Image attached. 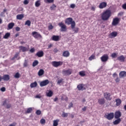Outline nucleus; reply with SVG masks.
Instances as JSON below:
<instances>
[{"mask_svg": "<svg viewBox=\"0 0 126 126\" xmlns=\"http://www.w3.org/2000/svg\"><path fill=\"white\" fill-rule=\"evenodd\" d=\"M111 15L112 12L111 11V10L109 9H107L102 13L101 15V19L104 21H107V20H109Z\"/></svg>", "mask_w": 126, "mask_h": 126, "instance_id": "1", "label": "nucleus"}, {"mask_svg": "<svg viewBox=\"0 0 126 126\" xmlns=\"http://www.w3.org/2000/svg\"><path fill=\"white\" fill-rule=\"evenodd\" d=\"M65 23L67 24V25H70L71 24V28L72 29H74V27H75V21H73L72 18H67L65 20Z\"/></svg>", "mask_w": 126, "mask_h": 126, "instance_id": "2", "label": "nucleus"}, {"mask_svg": "<svg viewBox=\"0 0 126 126\" xmlns=\"http://www.w3.org/2000/svg\"><path fill=\"white\" fill-rule=\"evenodd\" d=\"M58 26L61 27L60 30L61 32H66L67 29L66 28V25H65L63 22L58 23Z\"/></svg>", "mask_w": 126, "mask_h": 126, "instance_id": "3", "label": "nucleus"}, {"mask_svg": "<svg viewBox=\"0 0 126 126\" xmlns=\"http://www.w3.org/2000/svg\"><path fill=\"white\" fill-rule=\"evenodd\" d=\"M114 117H115V114L114 113V112L107 113L104 115V118L108 120V121H111V120H113Z\"/></svg>", "mask_w": 126, "mask_h": 126, "instance_id": "4", "label": "nucleus"}, {"mask_svg": "<svg viewBox=\"0 0 126 126\" xmlns=\"http://www.w3.org/2000/svg\"><path fill=\"white\" fill-rule=\"evenodd\" d=\"M32 35L35 39H42V37L41 34L37 32H32Z\"/></svg>", "mask_w": 126, "mask_h": 126, "instance_id": "5", "label": "nucleus"}, {"mask_svg": "<svg viewBox=\"0 0 126 126\" xmlns=\"http://www.w3.org/2000/svg\"><path fill=\"white\" fill-rule=\"evenodd\" d=\"M52 64L54 67H59L60 65H63V62L59 61H53L52 62Z\"/></svg>", "mask_w": 126, "mask_h": 126, "instance_id": "6", "label": "nucleus"}, {"mask_svg": "<svg viewBox=\"0 0 126 126\" xmlns=\"http://www.w3.org/2000/svg\"><path fill=\"white\" fill-rule=\"evenodd\" d=\"M103 96L104 98L108 101H111V100H112V97H111V94L110 93H104L103 94Z\"/></svg>", "mask_w": 126, "mask_h": 126, "instance_id": "7", "label": "nucleus"}, {"mask_svg": "<svg viewBox=\"0 0 126 126\" xmlns=\"http://www.w3.org/2000/svg\"><path fill=\"white\" fill-rule=\"evenodd\" d=\"M100 60L102 63H106L109 60V56L107 54H104L101 58Z\"/></svg>", "mask_w": 126, "mask_h": 126, "instance_id": "8", "label": "nucleus"}, {"mask_svg": "<svg viewBox=\"0 0 126 126\" xmlns=\"http://www.w3.org/2000/svg\"><path fill=\"white\" fill-rule=\"evenodd\" d=\"M119 23H120V19H119L118 17H116L113 19L112 22V25H113V26H117Z\"/></svg>", "mask_w": 126, "mask_h": 126, "instance_id": "9", "label": "nucleus"}, {"mask_svg": "<svg viewBox=\"0 0 126 126\" xmlns=\"http://www.w3.org/2000/svg\"><path fill=\"white\" fill-rule=\"evenodd\" d=\"M49 83H50V81H49V80L47 79L40 82V86H41V87H43V86H46V85H48Z\"/></svg>", "mask_w": 126, "mask_h": 126, "instance_id": "10", "label": "nucleus"}, {"mask_svg": "<svg viewBox=\"0 0 126 126\" xmlns=\"http://www.w3.org/2000/svg\"><path fill=\"white\" fill-rule=\"evenodd\" d=\"M121 117H122V113L120 111H117L115 112L114 114L115 119H121L120 118H121Z\"/></svg>", "mask_w": 126, "mask_h": 126, "instance_id": "11", "label": "nucleus"}, {"mask_svg": "<svg viewBox=\"0 0 126 126\" xmlns=\"http://www.w3.org/2000/svg\"><path fill=\"white\" fill-rule=\"evenodd\" d=\"M108 36L109 38H111V39L115 38V37H117V36H118V32H113L110 33Z\"/></svg>", "mask_w": 126, "mask_h": 126, "instance_id": "12", "label": "nucleus"}, {"mask_svg": "<svg viewBox=\"0 0 126 126\" xmlns=\"http://www.w3.org/2000/svg\"><path fill=\"white\" fill-rule=\"evenodd\" d=\"M99 8H100V9H103V8H105V7H107V2H101L99 6Z\"/></svg>", "mask_w": 126, "mask_h": 126, "instance_id": "13", "label": "nucleus"}, {"mask_svg": "<svg viewBox=\"0 0 126 126\" xmlns=\"http://www.w3.org/2000/svg\"><path fill=\"white\" fill-rule=\"evenodd\" d=\"M77 88L79 91H83V90H85L86 89L85 88H84V85L82 84L78 85L77 87Z\"/></svg>", "mask_w": 126, "mask_h": 126, "instance_id": "14", "label": "nucleus"}, {"mask_svg": "<svg viewBox=\"0 0 126 126\" xmlns=\"http://www.w3.org/2000/svg\"><path fill=\"white\" fill-rule=\"evenodd\" d=\"M63 72L64 75H70V74H71V72H72V70H71L70 69H69L68 70H63Z\"/></svg>", "mask_w": 126, "mask_h": 126, "instance_id": "15", "label": "nucleus"}, {"mask_svg": "<svg viewBox=\"0 0 126 126\" xmlns=\"http://www.w3.org/2000/svg\"><path fill=\"white\" fill-rule=\"evenodd\" d=\"M51 40L55 42H58V41L60 40V35H53L51 37Z\"/></svg>", "mask_w": 126, "mask_h": 126, "instance_id": "16", "label": "nucleus"}, {"mask_svg": "<svg viewBox=\"0 0 126 126\" xmlns=\"http://www.w3.org/2000/svg\"><path fill=\"white\" fill-rule=\"evenodd\" d=\"M36 56L38 58H42V57H44V52L43 51H38L36 53Z\"/></svg>", "mask_w": 126, "mask_h": 126, "instance_id": "17", "label": "nucleus"}, {"mask_svg": "<svg viewBox=\"0 0 126 126\" xmlns=\"http://www.w3.org/2000/svg\"><path fill=\"white\" fill-rule=\"evenodd\" d=\"M98 103L99 105H104L106 103V100H105L104 98H99L98 100Z\"/></svg>", "mask_w": 126, "mask_h": 126, "instance_id": "18", "label": "nucleus"}, {"mask_svg": "<svg viewBox=\"0 0 126 126\" xmlns=\"http://www.w3.org/2000/svg\"><path fill=\"white\" fill-rule=\"evenodd\" d=\"M119 76L120 78L122 77V78H124V77H126V71H122L120 72L119 73Z\"/></svg>", "mask_w": 126, "mask_h": 126, "instance_id": "19", "label": "nucleus"}, {"mask_svg": "<svg viewBox=\"0 0 126 126\" xmlns=\"http://www.w3.org/2000/svg\"><path fill=\"white\" fill-rule=\"evenodd\" d=\"M2 79H3L4 81H8V80L10 79V77L9 76V75H3Z\"/></svg>", "mask_w": 126, "mask_h": 126, "instance_id": "20", "label": "nucleus"}, {"mask_svg": "<svg viewBox=\"0 0 126 126\" xmlns=\"http://www.w3.org/2000/svg\"><path fill=\"white\" fill-rule=\"evenodd\" d=\"M23 18H24V14H18L16 16V19L18 20H22Z\"/></svg>", "mask_w": 126, "mask_h": 126, "instance_id": "21", "label": "nucleus"}, {"mask_svg": "<svg viewBox=\"0 0 126 126\" xmlns=\"http://www.w3.org/2000/svg\"><path fill=\"white\" fill-rule=\"evenodd\" d=\"M69 52L68 51H65L63 52V57H64L65 58H67L69 57Z\"/></svg>", "mask_w": 126, "mask_h": 126, "instance_id": "22", "label": "nucleus"}, {"mask_svg": "<svg viewBox=\"0 0 126 126\" xmlns=\"http://www.w3.org/2000/svg\"><path fill=\"white\" fill-rule=\"evenodd\" d=\"M121 122H122V119H116V120L113 122V124L115 125H119Z\"/></svg>", "mask_w": 126, "mask_h": 126, "instance_id": "23", "label": "nucleus"}, {"mask_svg": "<svg viewBox=\"0 0 126 126\" xmlns=\"http://www.w3.org/2000/svg\"><path fill=\"white\" fill-rule=\"evenodd\" d=\"M126 58L124 57L123 55H121L117 58V60L120 62H125Z\"/></svg>", "mask_w": 126, "mask_h": 126, "instance_id": "24", "label": "nucleus"}, {"mask_svg": "<svg viewBox=\"0 0 126 126\" xmlns=\"http://www.w3.org/2000/svg\"><path fill=\"white\" fill-rule=\"evenodd\" d=\"M115 101L116 102V106L117 107L120 106V105L122 104V100H121V99L120 98H117Z\"/></svg>", "mask_w": 126, "mask_h": 126, "instance_id": "25", "label": "nucleus"}, {"mask_svg": "<svg viewBox=\"0 0 126 126\" xmlns=\"http://www.w3.org/2000/svg\"><path fill=\"white\" fill-rule=\"evenodd\" d=\"M61 100L62 101L65 100L66 101V102H67L68 100V98H67V96L63 94L62 97H61Z\"/></svg>", "mask_w": 126, "mask_h": 126, "instance_id": "26", "label": "nucleus"}, {"mask_svg": "<svg viewBox=\"0 0 126 126\" xmlns=\"http://www.w3.org/2000/svg\"><path fill=\"white\" fill-rule=\"evenodd\" d=\"M19 48L20 49L21 51H22V52H27V51H28L27 48L24 46H19Z\"/></svg>", "mask_w": 126, "mask_h": 126, "instance_id": "27", "label": "nucleus"}, {"mask_svg": "<svg viewBox=\"0 0 126 126\" xmlns=\"http://www.w3.org/2000/svg\"><path fill=\"white\" fill-rule=\"evenodd\" d=\"M44 72L45 71H44V70H43V69H40L38 72V76H42V75L44 74Z\"/></svg>", "mask_w": 126, "mask_h": 126, "instance_id": "28", "label": "nucleus"}, {"mask_svg": "<svg viewBox=\"0 0 126 126\" xmlns=\"http://www.w3.org/2000/svg\"><path fill=\"white\" fill-rule=\"evenodd\" d=\"M37 85H38V84H37V82H34L33 83L31 84V88H34V87H36Z\"/></svg>", "mask_w": 126, "mask_h": 126, "instance_id": "29", "label": "nucleus"}, {"mask_svg": "<svg viewBox=\"0 0 126 126\" xmlns=\"http://www.w3.org/2000/svg\"><path fill=\"white\" fill-rule=\"evenodd\" d=\"M53 91H49L48 93H46V95L47 97H52L53 96Z\"/></svg>", "mask_w": 126, "mask_h": 126, "instance_id": "30", "label": "nucleus"}, {"mask_svg": "<svg viewBox=\"0 0 126 126\" xmlns=\"http://www.w3.org/2000/svg\"><path fill=\"white\" fill-rule=\"evenodd\" d=\"M14 26V23H10L8 25V29H12Z\"/></svg>", "mask_w": 126, "mask_h": 126, "instance_id": "31", "label": "nucleus"}, {"mask_svg": "<svg viewBox=\"0 0 126 126\" xmlns=\"http://www.w3.org/2000/svg\"><path fill=\"white\" fill-rule=\"evenodd\" d=\"M10 37V33L7 32L5 33L4 36L3 37V39H8Z\"/></svg>", "mask_w": 126, "mask_h": 126, "instance_id": "32", "label": "nucleus"}, {"mask_svg": "<svg viewBox=\"0 0 126 126\" xmlns=\"http://www.w3.org/2000/svg\"><path fill=\"white\" fill-rule=\"evenodd\" d=\"M36 7H39L41 5V1L40 0H37L35 3Z\"/></svg>", "mask_w": 126, "mask_h": 126, "instance_id": "33", "label": "nucleus"}, {"mask_svg": "<svg viewBox=\"0 0 126 126\" xmlns=\"http://www.w3.org/2000/svg\"><path fill=\"white\" fill-rule=\"evenodd\" d=\"M32 111H33V109L32 107H30V108H28L26 113V114H30V113L32 112Z\"/></svg>", "mask_w": 126, "mask_h": 126, "instance_id": "34", "label": "nucleus"}, {"mask_svg": "<svg viewBox=\"0 0 126 126\" xmlns=\"http://www.w3.org/2000/svg\"><path fill=\"white\" fill-rule=\"evenodd\" d=\"M38 63H39V62L38 61L35 60L32 63V66L34 67V66H36V65H38Z\"/></svg>", "mask_w": 126, "mask_h": 126, "instance_id": "35", "label": "nucleus"}, {"mask_svg": "<svg viewBox=\"0 0 126 126\" xmlns=\"http://www.w3.org/2000/svg\"><path fill=\"white\" fill-rule=\"evenodd\" d=\"M79 75L81 76H85L86 74H85V71H81L79 72Z\"/></svg>", "mask_w": 126, "mask_h": 126, "instance_id": "36", "label": "nucleus"}, {"mask_svg": "<svg viewBox=\"0 0 126 126\" xmlns=\"http://www.w3.org/2000/svg\"><path fill=\"white\" fill-rule=\"evenodd\" d=\"M92 60H95V55L94 54L89 58V61H92Z\"/></svg>", "mask_w": 126, "mask_h": 126, "instance_id": "37", "label": "nucleus"}, {"mask_svg": "<svg viewBox=\"0 0 126 126\" xmlns=\"http://www.w3.org/2000/svg\"><path fill=\"white\" fill-rule=\"evenodd\" d=\"M25 25H28V26H31V21H30V20H27L25 22Z\"/></svg>", "mask_w": 126, "mask_h": 126, "instance_id": "38", "label": "nucleus"}, {"mask_svg": "<svg viewBox=\"0 0 126 126\" xmlns=\"http://www.w3.org/2000/svg\"><path fill=\"white\" fill-rule=\"evenodd\" d=\"M14 77H15V78H19V77H20V74H19L18 72H17L14 76Z\"/></svg>", "mask_w": 126, "mask_h": 126, "instance_id": "39", "label": "nucleus"}, {"mask_svg": "<svg viewBox=\"0 0 126 126\" xmlns=\"http://www.w3.org/2000/svg\"><path fill=\"white\" fill-rule=\"evenodd\" d=\"M63 83V79L61 78L58 80L57 82V84H61V83Z\"/></svg>", "mask_w": 126, "mask_h": 126, "instance_id": "40", "label": "nucleus"}, {"mask_svg": "<svg viewBox=\"0 0 126 126\" xmlns=\"http://www.w3.org/2000/svg\"><path fill=\"white\" fill-rule=\"evenodd\" d=\"M56 7H57V6L55 4H53L50 6V9L51 10H55V8H56Z\"/></svg>", "mask_w": 126, "mask_h": 126, "instance_id": "41", "label": "nucleus"}, {"mask_svg": "<svg viewBox=\"0 0 126 126\" xmlns=\"http://www.w3.org/2000/svg\"><path fill=\"white\" fill-rule=\"evenodd\" d=\"M21 11H23V8H22V7H19L17 9V12H18V13H20Z\"/></svg>", "mask_w": 126, "mask_h": 126, "instance_id": "42", "label": "nucleus"}, {"mask_svg": "<svg viewBox=\"0 0 126 126\" xmlns=\"http://www.w3.org/2000/svg\"><path fill=\"white\" fill-rule=\"evenodd\" d=\"M79 30V28H74L73 29V31H74V33H78V31Z\"/></svg>", "mask_w": 126, "mask_h": 126, "instance_id": "43", "label": "nucleus"}, {"mask_svg": "<svg viewBox=\"0 0 126 126\" xmlns=\"http://www.w3.org/2000/svg\"><path fill=\"white\" fill-rule=\"evenodd\" d=\"M40 124L41 125H45L46 124V120L44 119H41L40 120Z\"/></svg>", "mask_w": 126, "mask_h": 126, "instance_id": "44", "label": "nucleus"}, {"mask_svg": "<svg viewBox=\"0 0 126 126\" xmlns=\"http://www.w3.org/2000/svg\"><path fill=\"white\" fill-rule=\"evenodd\" d=\"M54 1H55V0H46V1H45V2L47 3H53Z\"/></svg>", "mask_w": 126, "mask_h": 126, "instance_id": "45", "label": "nucleus"}, {"mask_svg": "<svg viewBox=\"0 0 126 126\" xmlns=\"http://www.w3.org/2000/svg\"><path fill=\"white\" fill-rule=\"evenodd\" d=\"M58 125H59V123L58 122V121L54 120V122H53V126H58Z\"/></svg>", "mask_w": 126, "mask_h": 126, "instance_id": "46", "label": "nucleus"}, {"mask_svg": "<svg viewBox=\"0 0 126 126\" xmlns=\"http://www.w3.org/2000/svg\"><path fill=\"white\" fill-rule=\"evenodd\" d=\"M68 116V114L67 113L63 112V113L62 114V117H63V118H66Z\"/></svg>", "mask_w": 126, "mask_h": 126, "instance_id": "47", "label": "nucleus"}, {"mask_svg": "<svg viewBox=\"0 0 126 126\" xmlns=\"http://www.w3.org/2000/svg\"><path fill=\"white\" fill-rule=\"evenodd\" d=\"M7 101V99H3V103H2V106H5V105H6V102Z\"/></svg>", "mask_w": 126, "mask_h": 126, "instance_id": "48", "label": "nucleus"}, {"mask_svg": "<svg viewBox=\"0 0 126 126\" xmlns=\"http://www.w3.org/2000/svg\"><path fill=\"white\" fill-rule=\"evenodd\" d=\"M35 114H36V115H37V116H40V115H41V114H42V112H41L40 110H37L35 112Z\"/></svg>", "mask_w": 126, "mask_h": 126, "instance_id": "49", "label": "nucleus"}, {"mask_svg": "<svg viewBox=\"0 0 126 126\" xmlns=\"http://www.w3.org/2000/svg\"><path fill=\"white\" fill-rule=\"evenodd\" d=\"M24 66L25 67H27L28 66V63H27V61L25 60L24 63Z\"/></svg>", "mask_w": 126, "mask_h": 126, "instance_id": "50", "label": "nucleus"}, {"mask_svg": "<svg viewBox=\"0 0 126 126\" xmlns=\"http://www.w3.org/2000/svg\"><path fill=\"white\" fill-rule=\"evenodd\" d=\"M117 56H118V55H117L116 53H113V54H112V55H111V57H112V58H113V59H115V58H117Z\"/></svg>", "mask_w": 126, "mask_h": 126, "instance_id": "51", "label": "nucleus"}, {"mask_svg": "<svg viewBox=\"0 0 126 126\" xmlns=\"http://www.w3.org/2000/svg\"><path fill=\"white\" fill-rule=\"evenodd\" d=\"M72 107H73V104L72 102H70L69 104L68 108L69 109H70V108H72Z\"/></svg>", "mask_w": 126, "mask_h": 126, "instance_id": "52", "label": "nucleus"}, {"mask_svg": "<svg viewBox=\"0 0 126 126\" xmlns=\"http://www.w3.org/2000/svg\"><path fill=\"white\" fill-rule=\"evenodd\" d=\"M0 91L2 92H4L5 91V87H3L0 89Z\"/></svg>", "mask_w": 126, "mask_h": 126, "instance_id": "53", "label": "nucleus"}, {"mask_svg": "<svg viewBox=\"0 0 126 126\" xmlns=\"http://www.w3.org/2000/svg\"><path fill=\"white\" fill-rule=\"evenodd\" d=\"M122 8H123V9H126V3L123 4L122 5Z\"/></svg>", "mask_w": 126, "mask_h": 126, "instance_id": "54", "label": "nucleus"}, {"mask_svg": "<svg viewBox=\"0 0 126 126\" xmlns=\"http://www.w3.org/2000/svg\"><path fill=\"white\" fill-rule=\"evenodd\" d=\"M29 3V1H28V0H25L24 1V4H28Z\"/></svg>", "mask_w": 126, "mask_h": 126, "instance_id": "55", "label": "nucleus"}, {"mask_svg": "<svg viewBox=\"0 0 126 126\" xmlns=\"http://www.w3.org/2000/svg\"><path fill=\"white\" fill-rule=\"evenodd\" d=\"M6 108L7 109H9V108H11V104H6Z\"/></svg>", "mask_w": 126, "mask_h": 126, "instance_id": "56", "label": "nucleus"}, {"mask_svg": "<svg viewBox=\"0 0 126 126\" xmlns=\"http://www.w3.org/2000/svg\"><path fill=\"white\" fill-rule=\"evenodd\" d=\"M115 81L116 83L120 82V78H119V77H117L116 79H115Z\"/></svg>", "mask_w": 126, "mask_h": 126, "instance_id": "57", "label": "nucleus"}, {"mask_svg": "<svg viewBox=\"0 0 126 126\" xmlns=\"http://www.w3.org/2000/svg\"><path fill=\"white\" fill-rule=\"evenodd\" d=\"M82 111H83L84 112H85V111H86V110H87V107L86 106L84 107L82 109Z\"/></svg>", "mask_w": 126, "mask_h": 126, "instance_id": "58", "label": "nucleus"}, {"mask_svg": "<svg viewBox=\"0 0 126 126\" xmlns=\"http://www.w3.org/2000/svg\"><path fill=\"white\" fill-rule=\"evenodd\" d=\"M70 6L71 8H74V7H75V4H71Z\"/></svg>", "mask_w": 126, "mask_h": 126, "instance_id": "59", "label": "nucleus"}, {"mask_svg": "<svg viewBox=\"0 0 126 126\" xmlns=\"http://www.w3.org/2000/svg\"><path fill=\"white\" fill-rule=\"evenodd\" d=\"M35 98H38L40 99V98H42V96L40 94H37L36 95Z\"/></svg>", "mask_w": 126, "mask_h": 126, "instance_id": "60", "label": "nucleus"}, {"mask_svg": "<svg viewBox=\"0 0 126 126\" xmlns=\"http://www.w3.org/2000/svg\"><path fill=\"white\" fill-rule=\"evenodd\" d=\"M30 52L31 53H34V52H35V49H34V48H32L30 50Z\"/></svg>", "mask_w": 126, "mask_h": 126, "instance_id": "61", "label": "nucleus"}, {"mask_svg": "<svg viewBox=\"0 0 126 126\" xmlns=\"http://www.w3.org/2000/svg\"><path fill=\"white\" fill-rule=\"evenodd\" d=\"M16 126V123L14 122L13 124H11L9 125V126Z\"/></svg>", "mask_w": 126, "mask_h": 126, "instance_id": "62", "label": "nucleus"}, {"mask_svg": "<svg viewBox=\"0 0 126 126\" xmlns=\"http://www.w3.org/2000/svg\"><path fill=\"white\" fill-rule=\"evenodd\" d=\"M16 31H17V32L20 31V28H19V27H16Z\"/></svg>", "mask_w": 126, "mask_h": 126, "instance_id": "63", "label": "nucleus"}, {"mask_svg": "<svg viewBox=\"0 0 126 126\" xmlns=\"http://www.w3.org/2000/svg\"><path fill=\"white\" fill-rule=\"evenodd\" d=\"M0 16H4V12H1L0 14Z\"/></svg>", "mask_w": 126, "mask_h": 126, "instance_id": "64", "label": "nucleus"}]
</instances>
